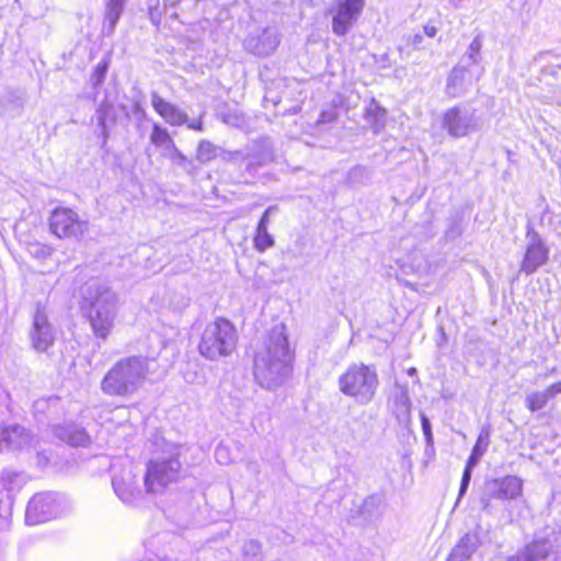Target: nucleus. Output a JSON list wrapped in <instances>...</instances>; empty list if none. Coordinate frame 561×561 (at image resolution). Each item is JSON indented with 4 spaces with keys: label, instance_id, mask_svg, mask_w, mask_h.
Masks as SVG:
<instances>
[{
    "label": "nucleus",
    "instance_id": "f257e3e1",
    "mask_svg": "<svg viewBox=\"0 0 561 561\" xmlns=\"http://www.w3.org/2000/svg\"><path fill=\"white\" fill-rule=\"evenodd\" d=\"M293 358L285 325L276 324L263 339L254 355L255 381L267 390L279 388L290 375Z\"/></svg>",
    "mask_w": 561,
    "mask_h": 561
},
{
    "label": "nucleus",
    "instance_id": "f03ea898",
    "mask_svg": "<svg viewBox=\"0 0 561 561\" xmlns=\"http://www.w3.org/2000/svg\"><path fill=\"white\" fill-rule=\"evenodd\" d=\"M183 447L157 437L151 459L147 463L144 485L149 494H162L170 484L180 478L182 463L180 456Z\"/></svg>",
    "mask_w": 561,
    "mask_h": 561
},
{
    "label": "nucleus",
    "instance_id": "7ed1b4c3",
    "mask_svg": "<svg viewBox=\"0 0 561 561\" xmlns=\"http://www.w3.org/2000/svg\"><path fill=\"white\" fill-rule=\"evenodd\" d=\"M87 317L96 337L107 339L118 312V295L105 284L93 282L83 294Z\"/></svg>",
    "mask_w": 561,
    "mask_h": 561
},
{
    "label": "nucleus",
    "instance_id": "20e7f679",
    "mask_svg": "<svg viewBox=\"0 0 561 561\" xmlns=\"http://www.w3.org/2000/svg\"><path fill=\"white\" fill-rule=\"evenodd\" d=\"M149 362L144 356H127L117 360L101 380L102 392L110 397H130L147 378Z\"/></svg>",
    "mask_w": 561,
    "mask_h": 561
},
{
    "label": "nucleus",
    "instance_id": "39448f33",
    "mask_svg": "<svg viewBox=\"0 0 561 561\" xmlns=\"http://www.w3.org/2000/svg\"><path fill=\"white\" fill-rule=\"evenodd\" d=\"M238 342L234 325L225 318H216L207 323L201 333L198 352L208 360H219L230 356Z\"/></svg>",
    "mask_w": 561,
    "mask_h": 561
},
{
    "label": "nucleus",
    "instance_id": "423d86ee",
    "mask_svg": "<svg viewBox=\"0 0 561 561\" xmlns=\"http://www.w3.org/2000/svg\"><path fill=\"white\" fill-rule=\"evenodd\" d=\"M378 387V374L370 365L352 364L339 377L340 391L359 404L371 402Z\"/></svg>",
    "mask_w": 561,
    "mask_h": 561
},
{
    "label": "nucleus",
    "instance_id": "0eeeda50",
    "mask_svg": "<svg viewBox=\"0 0 561 561\" xmlns=\"http://www.w3.org/2000/svg\"><path fill=\"white\" fill-rule=\"evenodd\" d=\"M442 127L453 138H463L482 128L481 117L469 104L447 108L442 115Z\"/></svg>",
    "mask_w": 561,
    "mask_h": 561
},
{
    "label": "nucleus",
    "instance_id": "6e6552de",
    "mask_svg": "<svg viewBox=\"0 0 561 561\" xmlns=\"http://www.w3.org/2000/svg\"><path fill=\"white\" fill-rule=\"evenodd\" d=\"M90 224L68 207H57L49 217V228L59 239L80 241L89 232Z\"/></svg>",
    "mask_w": 561,
    "mask_h": 561
},
{
    "label": "nucleus",
    "instance_id": "1a4fd4ad",
    "mask_svg": "<svg viewBox=\"0 0 561 561\" xmlns=\"http://www.w3.org/2000/svg\"><path fill=\"white\" fill-rule=\"evenodd\" d=\"M364 7L365 0H334L330 8L333 33L346 35L359 19Z\"/></svg>",
    "mask_w": 561,
    "mask_h": 561
},
{
    "label": "nucleus",
    "instance_id": "9d476101",
    "mask_svg": "<svg viewBox=\"0 0 561 561\" xmlns=\"http://www.w3.org/2000/svg\"><path fill=\"white\" fill-rule=\"evenodd\" d=\"M523 492V481L516 476H506L501 479H492L485 482L481 504L483 510H489L492 500H513Z\"/></svg>",
    "mask_w": 561,
    "mask_h": 561
},
{
    "label": "nucleus",
    "instance_id": "9b49d317",
    "mask_svg": "<svg viewBox=\"0 0 561 561\" xmlns=\"http://www.w3.org/2000/svg\"><path fill=\"white\" fill-rule=\"evenodd\" d=\"M59 513L57 496L50 492L35 494L27 504L25 518L31 525L44 523Z\"/></svg>",
    "mask_w": 561,
    "mask_h": 561
},
{
    "label": "nucleus",
    "instance_id": "f8f14e48",
    "mask_svg": "<svg viewBox=\"0 0 561 561\" xmlns=\"http://www.w3.org/2000/svg\"><path fill=\"white\" fill-rule=\"evenodd\" d=\"M549 249L546 247L541 237L534 231L527 232V245L520 271L529 275L535 273L540 266L547 263Z\"/></svg>",
    "mask_w": 561,
    "mask_h": 561
},
{
    "label": "nucleus",
    "instance_id": "ddd939ff",
    "mask_svg": "<svg viewBox=\"0 0 561 561\" xmlns=\"http://www.w3.org/2000/svg\"><path fill=\"white\" fill-rule=\"evenodd\" d=\"M30 337L32 346L38 352H46L56 340V331L43 307L36 309Z\"/></svg>",
    "mask_w": 561,
    "mask_h": 561
},
{
    "label": "nucleus",
    "instance_id": "4468645a",
    "mask_svg": "<svg viewBox=\"0 0 561 561\" xmlns=\"http://www.w3.org/2000/svg\"><path fill=\"white\" fill-rule=\"evenodd\" d=\"M112 485L115 494L121 501L127 504H134L142 496V492L137 484V479L131 469L125 468L119 474L112 479Z\"/></svg>",
    "mask_w": 561,
    "mask_h": 561
},
{
    "label": "nucleus",
    "instance_id": "2eb2a0df",
    "mask_svg": "<svg viewBox=\"0 0 561 561\" xmlns=\"http://www.w3.org/2000/svg\"><path fill=\"white\" fill-rule=\"evenodd\" d=\"M151 105L154 111L170 125L181 126L187 122V115L176 105L165 101L158 93L151 94Z\"/></svg>",
    "mask_w": 561,
    "mask_h": 561
},
{
    "label": "nucleus",
    "instance_id": "dca6fc26",
    "mask_svg": "<svg viewBox=\"0 0 561 561\" xmlns=\"http://www.w3.org/2000/svg\"><path fill=\"white\" fill-rule=\"evenodd\" d=\"M477 79L478 77L473 78L470 75L467 66L458 65L451 70L447 79L446 93L451 98L460 96Z\"/></svg>",
    "mask_w": 561,
    "mask_h": 561
},
{
    "label": "nucleus",
    "instance_id": "f3484780",
    "mask_svg": "<svg viewBox=\"0 0 561 561\" xmlns=\"http://www.w3.org/2000/svg\"><path fill=\"white\" fill-rule=\"evenodd\" d=\"M279 44L277 35L271 31L264 30L257 36H249L244 45L247 49L257 56H268L275 51Z\"/></svg>",
    "mask_w": 561,
    "mask_h": 561
},
{
    "label": "nucleus",
    "instance_id": "a211bd4d",
    "mask_svg": "<svg viewBox=\"0 0 561 561\" xmlns=\"http://www.w3.org/2000/svg\"><path fill=\"white\" fill-rule=\"evenodd\" d=\"M488 445V433H485V436H483V434H480L472 449V453L467 461L465 471L462 473V479L459 488V497H461L466 493L471 480V471L478 465L480 458L485 453Z\"/></svg>",
    "mask_w": 561,
    "mask_h": 561
},
{
    "label": "nucleus",
    "instance_id": "6ab92c4d",
    "mask_svg": "<svg viewBox=\"0 0 561 561\" xmlns=\"http://www.w3.org/2000/svg\"><path fill=\"white\" fill-rule=\"evenodd\" d=\"M552 549L553 545L550 540H536L507 561H545Z\"/></svg>",
    "mask_w": 561,
    "mask_h": 561
},
{
    "label": "nucleus",
    "instance_id": "aec40b11",
    "mask_svg": "<svg viewBox=\"0 0 561 561\" xmlns=\"http://www.w3.org/2000/svg\"><path fill=\"white\" fill-rule=\"evenodd\" d=\"M31 436L23 426L12 425L0 428V444L5 443L8 447L20 449L31 444Z\"/></svg>",
    "mask_w": 561,
    "mask_h": 561
},
{
    "label": "nucleus",
    "instance_id": "412c9836",
    "mask_svg": "<svg viewBox=\"0 0 561 561\" xmlns=\"http://www.w3.org/2000/svg\"><path fill=\"white\" fill-rule=\"evenodd\" d=\"M479 545L477 535L466 534L453 548L446 561H468Z\"/></svg>",
    "mask_w": 561,
    "mask_h": 561
},
{
    "label": "nucleus",
    "instance_id": "4be33fe9",
    "mask_svg": "<svg viewBox=\"0 0 561 561\" xmlns=\"http://www.w3.org/2000/svg\"><path fill=\"white\" fill-rule=\"evenodd\" d=\"M54 431L55 435L58 438L65 440L69 445L85 446L90 442V437L87 434V432L75 424H67L66 426H56Z\"/></svg>",
    "mask_w": 561,
    "mask_h": 561
},
{
    "label": "nucleus",
    "instance_id": "5701e85b",
    "mask_svg": "<svg viewBox=\"0 0 561 561\" xmlns=\"http://www.w3.org/2000/svg\"><path fill=\"white\" fill-rule=\"evenodd\" d=\"M126 0H108L105 8L103 23V33L111 36L116 27L118 20L124 11Z\"/></svg>",
    "mask_w": 561,
    "mask_h": 561
},
{
    "label": "nucleus",
    "instance_id": "b1692460",
    "mask_svg": "<svg viewBox=\"0 0 561 561\" xmlns=\"http://www.w3.org/2000/svg\"><path fill=\"white\" fill-rule=\"evenodd\" d=\"M150 142L156 147L162 149V154L165 157L171 150L174 151L175 142L170 136L169 131L158 124H154L150 134Z\"/></svg>",
    "mask_w": 561,
    "mask_h": 561
},
{
    "label": "nucleus",
    "instance_id": "393cba45",
    "mask_svg": "<svg viewBox=\"0 0 561 561\" xmlns=\"http://www.w3.org/2000/svg\"><path fill=\"white\" fill-rule=\"evenodd\" d=\"M219 156L226 161H237L240 157L244 160H249L248 167L261 165L271 159V153L264 151L260 157H256L253 152L248 151L243 154L241 151H226L220 149Z\"/></svg>",
    "mask_w": 561,
    "mask_h": 561
},
{
    "label": "nucleus",
    "instance_id": "a878e982",
    "mask_svg": "<svg viewBox=\"0 0 561 561\" xmlns=\"http://www.w3.org/2000/svg\"><path fill=\"white\" fill-rule=\"evenodd\" d=\"M366 112L374 133H379L386 125L387 111L375 101H371Z\"/></svg>",
    "mask_w": 561,
    "mask_h": 561
},
{
    "label": "nucleus",
    "instance_id": "bb28decb",
    "mask_svg": "<svg viewBox=\"0 0 561 561\" xmlns=\"http://www.w3.org/2000/svg\"><path fill=\"white\" fill-rule=\"evenodd\" d=\"M220 149L208 140H202L197 148L196 159L202 163H208L219 157Z\"/></svg>",
    "mask_w": 561,
    "mask_h": 561
},
{
    "label": "nucleus",
    "instance_id": "cd10ccee",
    "mask_svg": "<svg viewBox=\"0 0 561 561\" xmlns=\"http://www.w3.org/2000/svg\"><path fill=\"white\" fill-rule=\"evenodd\" d=\"M253 244L257 252L263 253L267 249L274 247L275 240L268 232L267 228H256Z\"/></svg>",
    "mask_w": 561,
    "mask_h": 561
},
{
    "label": "nucleus",
    "instance_id": "c85d7f7f",
    "mask_svg": "<svg viewBox=\"0 0 561 561\" xmlns=\"http://www.w3.org/2000/svg\"><path fill=\"white\" fill-rule=\"evenodd\" d=\"M549 397L545 390L535 391L526 396L525 403L526 407L531 411L536 412L546 407L549 401Z\"/></svg>",
    "mask_w": 561,
    "mask_h": 561
},
{
    "label": "nucleus",
    "instance_id": "c756f323",
    "mask_svg": "<svg viewBox=\"0 0 561 561\" xmlns=\"http://www.w3.org/2000/svg\"><path fill=\"white\" fill-rule=\"evenodd\" d=\"M18 479H20L19 474H10L7 478H0V492L2 493L5 490V497L9 506L12 504V493L14 491L13 484Z\"/></svg>",
    "mask_w": 561,
    "mask_h": 561
},
{
    "label": "nucleus",
    "instance_id": "7c9ffc66",
    "mask_svg": "<svg viewBox=\"0 0 561 561\" xmlns=\"http://www.w3.org/2000/svg\"><path fill=\"white\" fill-rule=\"evenodd\" d=\"M482 48V41L477 36L469 45L467 51L468 66L478 65L480 62V50Z\"/></svg>",
    "mask_w": 561,
    "mask_h": 561
},
{
    "label": "nucleus",
    "instance_id": "2f4dec72",
    "mask_svg": "<svg viewBox=\"0 0 561 561\" xmlns=\"http://www.w3.org/2000/svg\"><path fill=\"white\" fill-rule=\"evenodd\" d=\"M243 553L253 561H260L261 545L256 540H249L243 546Z\"/></svg>",
    "mask_w": 561,
    "mask_h": 561
},
{
    "label": "nucleus",
    "instance_id": "473e14b6",
    "mask_svg": "<svg viewBox=\"0 0 561 561\" xmlns=\"http://www.w3.org/2000/svg\"><path fill=\"white\" fill-rule=\"evenodd\" d=\"M28 251L36 257H47L51 254V249L44 244H33Z\"/></svg>",
    "mask_w": 561,
    "mask_h": 561
},
{
    "label": "nucleus",
    "instance_id": "72a5a7b5",
    "mask_svg": "<svg viewBox=\"0 0 561 561\" xmlns=\"http://www.w3.org/2000/svg\"><path fill=\"white\" fill-rule=\"evenodd\" d=\"M215 457L217 461L221 465H226L230 461L229 459V450L226 446L219 445L216 447Z\"/></svg>",
    "mask_w": 561,
    "mask_h": 561
},
{
    "label": "nucleus",
    "instance_id": "f704fd0d",
    "mask_svg": "<svg viewBox=\"0 0 561 561\" xmlns=\"http://www.w3.org/2000/svg\"><path fill=\"white\" fill-rule=\"evenodd\" d=\"M421 423H422V430L424 433V436L426 438L427 445H431L433 443V435L431 430V423L425 414H421Z\"/></svg>",
    "mask_w": 561,
    "mask_h": 561
},
{
    "label": "nucleus",
    "instance_id": "c9c22d12",
    "mask_svg": "<svg viewBox=\"0 0 561 561\" xmlns=\"http://www.w3.org/2000/svg\"><path fill=\"white\" fill-rule=\"evenodd\" d=\"M277 210L276 206H270L262 215L256 228H267L270 224V215Z\"/></svg>",
    "mask_w": 561,
    "mask_h": 561
},
{
    "label": "nucleus",
    "instance_id": "e433bc0d",
    "mask_svg": "<svg viewBox=\"0 0 561 561\" xmlns=\"http://www.w3.org/2000/svg\"><path fill=\"white\" fill-rule=\"evenodd\" d=\"M165 157L180 163V164L185 162V160H186L185 156L176 148V146L174 147V151L171 150V152L167 153Z\"/></svg>",
    "mask_w": 561,
    "mask_h": 561
},
{
    "label": "nucleus",
    "instance_id": "4c0bfd02",
    "mask_svg": "<svg viewBox=\"0 0 561 561\" xmlns=\"http://www.w3.org/2000/svg\"><path fill=\"white\" fill-rule=\"evenodd\" d=\"M545 391L548 394L549 399L551 400L552 398L561 393V380L549 386L548 388L545 389Z\"/></svg>",
    "mask_w": 561,
    "mask_h": 561
},
{
    "label": "nucleus",
    "instance_id": "58836bf2",
    "mask_svg": "<svg viewBox=\"0 0 561 561\" xmlns=\"http://www.w3.org/2000/svg\"><path fill=\"white\" fill-rule=\"evenodd\" d=\"M149 16H150L151 22L156 25H158L161 21V15H160L159 11L153 10L152 8H150V10H149Z\"/></svg>",
    "mask_w": 561,
    "mask_h": 561
},
{
    "label": "nucleus",
    "instance_id": "ea45409f",
    "mask_svg": "<svg viewBox=\"0 0 561 561\" xmlns=\"http://www.w3.org/2000/svg\"><path fill=\"white\" fill-rule=\"evenodd\" d=\"M424 33L428 36V37H434L437 33V28L436 26L432 25V24H426L424 26Z\"/></svg>",
    "mask_w": 561,
    "mask_h": 561
},
{
    "label": "nucleus",
    "instance_id": "a19ab883",
    "mask_svg": "<svg viewBox=\"0 0 561 561\" xmlns=\"http://www.w3.org/2000/svg\"><path fill=\"white\" fill-rule=\"evenodd\" d=\"M187 126H188V128H191V129H195V130H202V129H203V123H202V121H198V122H196V123H191V124H188Z\"/></svg>",
    "mask_w": 561,
    "mask_h": 561
},
{
    "label": "nucleus",
    "instance_id": "79ce46f5",
    "mask_svg": "<svg viewBox=\"0 0 561 561\" xmlns=\"http://www.w3.org/2000/svg\"><path fill=\"white\" fill-rule=\"evenodd\" d=\"M329 121H331V117H328L325 113H322L321 116H320L319 122L325 123V122H329Z\"/></svg>",
    "mask_w": 561,
    "mask_h": 561
},
{
    "label": "nucleus",
    "instance_id": "37998d69",
    "mask_svg": "<svg viewBox=\"0 0 561 561\" xmlns=\"http://www.w3.org/2000/svg\"><path fill=\"white\" fill-rule=\"evenodd\" d=\"M422 41V36L421 35H415L414 38H413V45L417 46Z\"/></svg>",
    "mask_w": 561,
    "mask_h": 561
},
{
    "label": "nucleus",
    "instance_id": "c03bdc74",
    "mask_svg": "<svg viewBox=\"0 0 561 561\" xmlns=\"http://www.w3.org/2000/svg\"><path fill=\"white\" fill-rule=\"evenodd\" d=\"M363 171H364V169H363V168H356V169H354V172H363Z\"/></svg>",
    "mask_w": 561,
    "mask_h": 561
},
{
    "label": "nucleus",
    "instance_id": "a18cd8bd",
    "mask_svg": "<svg viewBox=\"0 0 561 561\" xmlns=\"http://www.w3.org/2000/svg\"><path fill=\"white\" fill-rule=\"evenodd\" d=\"M96 69H100V71H103L106 69V66H103V68H100V66H96Z\"/></svg>",
    "mask_w": 561,
    "mask_h": 561
},
{
    "label": "nucleus",
    "instance_id": "49530a36",
    "mask_svg": "<svg viewBox=\"0 0 561 561\" xmlns=\"http://www.w3.org/2000/svg\"><path fill=\"white\" fill-rule=\"evenodd\" d=\"M96 69H100V71H103L106 69V66H103V68H100V66H96Z\"/></svg>",
    "mask_w": 561,
    "mask_h": 561
},
{
    "label": "nucleus",
    "instance_id": "de8ad7c7",
    "mask_svg": "<svg viewBox=\"0 0 561 561\" xmlns=\"http://www.w3.org/2000/svg\"><path fill=\"white\" fill-rule=\"evenodd\" d=\"M96 69H100V71H103L106 69V66H103V68H100V66H96Z\"/></svg>",
    "mask_w": 561,
    "mask_h": 561
}]
</instances>
